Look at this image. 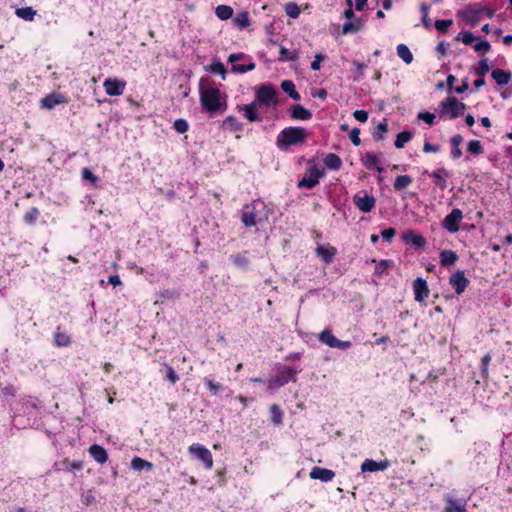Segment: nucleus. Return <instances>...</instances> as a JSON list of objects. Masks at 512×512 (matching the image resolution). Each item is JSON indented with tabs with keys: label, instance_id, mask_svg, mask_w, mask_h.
<instances>
[{
	"label": "nucleus",
	"instance_id": "f257e3e1",
	"mask_svg": "<svg viewBox=\"0 0 512 512\" xmlns=\"http://www.w3.org/2000/svg\"><path fill=\"white\" fill-rule=\"evenodd\" d=\"M200 100L203 108L208 112H216L226 108V96L213 84L201 86Z\"/></svg>",
	"mask_w": 512,
	"mask_h": 512
},
{
	"label": "nucleus",
	"instance_id": "f03ea898",
	"mask_svg": "<svg viewBox=\"0 0 512 512\" xmlns=\"http://www.w3.org/2000/svg\"><path fill=\"white\" fill-rule=\"evenodd\" d=\"M300 369H294L286 365L276 366L274 373L267 380V392L273 394L279 388L286 385L289 381L295 380Z\"/></svg>",
	"mask_w": 512,
	"mask_h": 512
},
{
	"label": "nucleus",
	"instance_id": "7ed1b4c3",
	"mask_svg": "<svg viewBox=\"0 0 512 512\" xmlns=\"http://www.w3.org/2000/svg\"><path fill=\"white\" fill-rule=\"evenodd\" d=\"M307 138V131L302 127H288L277 136L276 145L280 150H286L292 145L302 144Z\"/></svg>",
	"mask_w": 512,
	"mask_h": 512
},
{
	"label": "nucleus",
	"instance_id": "20e7f679",
	"mask_svg": "<svg viewBox=\"0 0 512 512\" xmlns=\"http://www.w3.org/2000/svg\"><path fill=\"white\" fill-rule=\"evenodd\" d=\"M254 101L259 106H276L278 105L277 91L270 84L260 85L256 90Z\"/></svg>",
	"mask_w": 512,
	"mask_h": 512
},
{
	"label": "nucleus",
	"instance_id": "39448f33",
	"mask_svg": "<svg viewBox=\"0 0 512 512\" xmlns=\"http://www.w3.org/2000/svg\"><path fill=\"white\" fill-rule=\"evenodd\" d=\"M439 108L441 116L454 119L464 113L466 105L462 102H459L456 98L450 97L441 101Z\"/></svg>",
	"mask_w": 512,
	"mask_h": 512
},
{
	"label": "nucleus",
	"instance_id": "423d86ee",
	"mask_svg": "<svg viewBox=\"0 0 512 512\" xmlns=\"http://www.w3.org/2000/svg\"><path fill=\"white\" fill-rule=\"evenodd\" d=\"M188 453L194 459L202 462L205 469L210 470L213 467V457L208 448L199 443H194L188 447Z\"/></svg>",
	"mask_w": 512,
	"mask_h": 512
},
{
	"label": "nucleus",
	"instance_id": "0eeeda50",
	"mask_svg": "<svg viewBox=\"0 0 512 512\" xmlns=\"http://www.w3.org/2000/svg\"><path fill=\"white\" fill-rule=\"evenodd\" d=\"M324 175L325 171L323 168L318 167L317 165H312L307 169L304 177L299 181L298 187L311 189L319 183V180L324 177Z\"/></svg>",
	"mask_w": 512,
	"mask_h": 512
},
{
	"label": "nucleus",
	"instance_id": "6e6552de",
	"mask_svg": "<svg viewBox=\"0 0 512 512\" xmlns=\"http://www.w3.org/2000/svg\"><path fill=\"white\" fill-rule=\"evenodd\" d=\"M318 339L321 343L331 347V348H338L342 350H346L351 347L350 341H342L337 339L332 331L330 329L323 330L319 336Z\"/></svg>",
	"mask_w": 512,
	"mask_h": 512
},
{
	"label": "nucleus",
	"instance_id": "1a4fd4ad",
	"mask_svg": "<svg viewBox=\"0 0 512 512\" xmlns=\"http://www.w3.org/2000/svg\"><path fill=\"white\" fill-rule=\"evenodd\" d=\"M353 202L361 212L368 213L374 209L376 199L367 192L360 191L354 195Z\"/></svg>",
	"mask_w": 512,
	"mask_h": 512
},
{
	"label": "nucleus",
	"instance_id": "9d476101",
	"mask_svg": "<svg viewBox=\"0 0 512 512\" xmlns=\"http://www.w3.org/2000/svg\"><path fill=\"white\" fill-rule=\"evenodd\" d=\"M105 92L109 96H120L126 88V81L119 78H107L103 82Z\"/></svg>",
	"mask_w": 512,
	"mask_h": 512
},
{
	"label": "nucleus",
	"instance_id": "9b49d317",
	"mask_svg": "<svg viewBox=\"0 0 512 512\" xmlns=\"http://www.w3.org/2000/svg\"><path fill=\"white\" fill-rule=\"evenodd\" d=\"M462 218V211L458 208H455L444 218L443 227L450 233H456L459 230V225Z\"/></svg>",
	"mask_w": 512,
	"mask_h": 512
},
{
	"label": "nucleus",
	"instance_id": "f8f14e48",
	"mask_svg": "<svg viewBox=\"0 0 512 512\" xmlns=\"http://www.w3.org/2000/svg\"><path fill=\"white\" fill-rule=\"evenodd\" d=\"M68 102L67 97L59 92H52L40 100V106L45 109H53L57 105L65 104Z\"/></svg>",
	"mask_w": 512,
	"mask_h": 512
},
{
	"label": "nucleus",
	"instance_id": "ddd939ff",
	"mask_svg": "<svg viewBox=\"0 0 512 512\" xmlns=\"http://www.w3.org/2000/svg\"><path fill=\"white\" fill-rule=\"evenodd\" d=\"M449 284L453 287L455 292L460 295L462 294L469 284L468 278L465 276L464 271L458 270L453 273L449 278Z\"/></svg>",
	"mask_w": 512,
	"mask_h": 512
},
{
	"label": "nucleus",
	"instance_id": "4468645a",
	"mask_svg": "<svg viewBox=\"0 0 512 512\" xmlns=\"http://www.w3.org/2000/svg\"><path fill=\"white\" fill-rule=\"evenodd\" d=\"M413 293L415 301L424 302L430 294L426 280L421 277L416 278L413 282Z\"/></svg>",
	"mask_w": 512,
	"mask_h": 512
},
{
	"label": "nucleus",
	"instance_id": "2eb2a0df",
	"mask_svg": "<svg viewBox=\"0 0 512 512\" xmlns=\"http://www.w3.org/2000/svg\"><path fill=\"white\" fill-rule=\"evenodd\" d=\"M245 56L243 53L231 54L228 58V61L232 64V72L236 73H245L248 71H252L255 68V64L252 61H249L247 64H237L236 62L240 59H243Z\"/></svg>",
	"mask_w": 512,
	"mask_h": 512
},
{
	"label": "nucleus",
	"instance_id": "dca6fc26",
	"mask_svg": "<svg viewBox=\"0 0 512 512\" xmlns=\"http://www.w3.org/2000/svg\"><path fill=\"white\" fill-rule=\"evenodd\" d=\"M390 466V462L388 460L384 461H375L372 459H366L361 464V471L362 472H377V471H384Z\"/></svg>",
	"mask_w": 512,
	"mask_h": 512
},
{
	"label": "nucleus",
	"instance_id": "f3484780",
	"mask_svg": "<svg viewBox=\"0 0 512 512\" xmlns=\"http://www.w3.org/2000/svg\"><path fill=\"white\" fill-rule=\"evenodd\" d=\"M309 476L311 479L330 482L335 477V473L330 469L315 466L311 469Z\"/></svg>",
	"mask_w": 512,
	"mask_h": 512
},
{
	"label": "nucleus",
	"instance_id": "a211bd4d",
	"mask_svg": "<svg viewBox=\"0 0 512 512\" xmlns=\"http://www.w3.org/2000/svg\"><path fill=\"white\" fill-rule=\"evenodd\" d=\"M484 12V9L478 6H469L463 11V18L471 25H476Z\"/></svg>",
	"mask_w": 512,
	"mask_h": 512
},
{
	"label": "nucleus",
	"instance_id": "6ab92c4d",
	"mask_svg": "<svg viewBox=\"0 0 512 512\" xmlns=\"http://www.w3.org/2000/svg\"><path fill=\"white\" fill-rule=\"evenodd\" d=\"M361 162L368 170L376 169L378 172H382L383 170L380 166V159L374 152H366L363 154Z\"/></svg>",
	"mask_w": 512,
	"mask_h": 512
},
{
	"label": "nucleus",
	"instance_id": "aec40b11",
	"mask_svg": "<svg viewBox=\"0 0 512 512\" xmlns=\"http://www.w3.org/2000/svg\"><path fill=\"white\" fill-rule=\"evenodd\" d=\"M337 250L330 244L320 245L316 248V255L325 263H330L334 256L336 255Z\"/></svg>",
	"mask_w": 512,
	"mask_h": 512
},
{
	"label": "nucleus",
	"instance_id": "412c9836",
	"mask_svg": "<svg viewBox=\"0 0 512 512\" xmlns=\"http://www.w3.org/2000/svg\"><path fill=\"white\" fill-rule=\"evenodd\" d=\"M222 127L230 132L236 134V137L239 138L240 134L243 130L242 124L237 120L234 116H228L222 124Z\"/></svg>",
	"mask_w": 512,
	"mask_h": 512
},
{
	"label": "nucleus",
	"instance_id": "4be33fe9",
	"mask_svg": "<svg viewBox=\"0 0 512 512\" xmlns=\"http://www.w3.org/2000/svg\"><path fill=\"white\" fill-rule=\"evenodd\" d=\"M430 176L434 179L435 185L444 190L447 186V178L450 174L445 168H438L433 171Z\"/></svg>",
	"mask_w": 512,
	"mask_h": 512
},
{
	"label": "nucleus",
	"instance_id": "5701e85b",
	"mask_svg": "<svg viewBox=\"0 0 512 512\" xmlns=\"http://www.w3.org/2000/svg\"><path fill=\"white\" fill-rule=\"evenodd\" d=\"M89 453L91 457L100 464H104L108 460L106 450L100 445L94 444L90 446Z\"/></svg>",
	"mask_w": 512,
	"mask_h": 512
},
{
	"label": "nucleus",
	"instance_id": "b1692460",
	"mask_svg": "<svg viewBox=\"0 0 512 512\" xmlns=\"http://www.w3.org/2000/svg\"><path fill=\"white\" fill-rule=\"evenodd\" d=\"M403 239L406 243L412 244L416 247H422L425 245V239L419 233L409 230L403 234Z\"/></svg>",
	"mask_w": 512,
	"mask_h": 512
},
{
	"label": "nucleus",
	"instance_id": "393cba45",
	"mask_svg": "<svg viewBox=\"0 0 512 512\" xmlns=\"http://www.w3.org/2000/svg\"><path fill=\"white\" fill-rule=\"evenodd\" d=\"M491 76L498 85L503 86L510 82L512 78V73L497 68L492 71Z\"/></svg>",
	"mask_w": 512,
	"mask_h": 512
},
{
	"label": "nucleus",
	"instance_id": "a878e982",
	"mask_svg": "<svg viewBox=\"0 0 512 512\" xmlns=\"http://www.w3.org/2000/svg\"><path fill=\"white\" fill-rule=\"evenodd\" d=\"M291 116L297 120H309L312 117V113L301 105H294L291 108Z\"/></svg>",
	"mask_w": 512,
	"mask_h": 512
},
{
	"label": "nucleus",
	"instance_id": "bb28decb",
	"mask_svg": "<svg viewBox=\"0 0 512 512\" xmlns=\"http://www.w3.org/2000/svg\"><path fill=\"white\" fill-rule=\"evenodd\" d=\"M323 161H324L325 166L331 170H339L342 165L341 158L334 153L327 154L324 157Z\"/></svg>",
	"mask_w": 512,
	"mask_h": 512
},
{
	"label": "nucleus",
	"instance_id": "cd10ccee",
	"mask_svg": "<svg viewBox=\"0 0 512 512\" xmlns=\"http://www.w3.org/2000/svg\"><path fill=\"white\" fill-rule=\"evenodd\" d=\"M131 468L136 471H141L144 469L151 471L153 468V464L145 459L135 456L131 460Z\"/></svg>",
	"mask_w": 512,
	"mask_h": 512
},
{
	"label": "nucleus",
	"instance_id": "c85d7f7f",
	"mask_svg": "<svg viewBox=\"0 0 512 512\" xmlns=\"http://www.w3.org/2000/svg\"><path fill=\"white\" fill-rule=\"evenodd\" d=\"M445 512H466V506L451 497L446 499Z\"/></svg>",
	"mask_w": 512,
	"mask_h": 512
},
{
	"label": "nucleus",
	"instance_id": "c756f323",
	"mask_svg": "<svg viewBox=\"0 0 512 512\" xmlns=\"http://www.w3.org/2000/svg\"><path fill=\"white\" fill-rule=\"evenodd\" d=\"M259 105L256 102H252L250 104L244 105L241 107V110L244 112V116L251 122L258 121L259 117L256 113V108Z\"/></svg>",
	"mask_w": 512,
	"mask_h": 512
},
{
	"label": "nucleus",
	"instance_id": "7c9ffc66",
	"mask_svg": "<svg viewBox=\"0 0 512 512\" xmlns=\"http://www.w3.org/2000/svg\"><path fill=\"white\" fill-rule=\"evenodd\" d=\"M457 259V254L452 250H443L440 253V263L443 266L453 265Z\"/></svg>",
	"mask_w": 512,
	"mask_h": 512
},
{
	"label": "nucleus",
	"instance_id": "2f4dec72",
	"mask_svg": "<svg viewBox=\"0 0 512 512\" xmlns=\"http://www.w3.org/2000/svg\"><path fill=\"white\" fill-rule=\"evenodd\" d=\"M282 90L287 93L293 100H300V94L296 91L295 85L291 80H284L281 83Z\"/></svg>",
	"mask_w": 512,
	"mask_h": 512
},
{
	"label": "nucleus",
	"instance_id": "473e14b6",
	"mask_svg": "<svg viewBox=\"0 0 512 512\" xmlns=\"http://www.w3.org/2000/svg\"><path fill=\"white\" fill-rule=\"evenodd\" d=\"M397 55L406 63L410 64L413 61V55L410 49L405 44H399L396 48Z\"/></svg>",
	"mask_w": 512,
	"mask_h": 512
},
{
	"label": "nucleus",
	"instance_id": "72a5a7b5",
	"mask_svg": "<svg viewBox=\"0 0 512 512\" xmlns=\"http://www.w3.org/2000/svg\"><path fill=\"white\" fill-rule=\"evenodd\" d=\"M412 181L413 179L409 175L397 176L394 181V189L397 191H401L407 188L412 183Z\"/></svg>",
	"mask_w": 512,
	"mask_h": 512
},
{
	"label": "nucleus",
	"instance_id": "f704fd0d",
	"mask_svg": "<svg viewBox=\"0 0 512 512\" xmlns=\"http://www.w3.org/2000/svg\"><path fill=\"white\" fill-rule=\"evenodd\" d=\"M362 26H363V23L360 19H356L353 22L348 21V22L344 23V25L342 27V33L349 34V33L357 32L361 29Z\"/></svg>",
	"mask_w": 512,
	"mask_h": 512
},
{
	"label": "nucleus",
	"instance_id": "c9c22d12",
	"mask_svg": "<svg viewBox=\"0 0 512 512\" xmlns=\"http://www.w3.org/2000/svg\"><path fill=\"white\" fill-rule=\"evenodd\" d=\"M242 222L246 227L256 225V215L254 212V208L250 210L248 206L246 207V210L242 214Z\"/></svg>",
	"mask_w": 512,
	"mask_h": 512
},
{
	"label": "nucleus",
	"instance_id": "e433bc0d",
	"mask_svg": "<svg viewBox=\"0 0 512 512\" xmlns=\"http://www.w3.org/2000/svg\"><path fill=\"white\" fill-rule=\"evenodd\" d=\"M216 16L221 20H227L232 17L233 9L227 5H219L215 10Z\"/></svg>",
	"mask_w": 512,
	"mask_h": 512
},
{
	"label": "nucleus",
	"instance_id": "4c0bfd02",
	"mask_svg": "<svg viewBox=\"0 0 512 512\" xmlns=\"http://www.w3.org/2000/svg\"><path fill=\"white\" fill-rule=\"evenodd\" d=\"M35 14H36V11L31 7H23V8H18L16 10V15L19 18L24 19L26 21H32L34 19Z\"/></svg>",
	"mask_w": 512,
	"mask_h": 512
},
{
	"label": "nucleus",
	"instance_id": "58836bf2",
	"mask_svg": "<svg viewBox=\"0 0 512 512\" xmlns=\"http://www.w3.org/2000/svg\"><path fill=\"white\" fill-rule=\"evenodd\" d=\"M233 21L235 25L240 29L246 28L250 24V19L248 13L246 12H241L237 14Z\"/></svg>",
	"mask_w": 512,
	"mask_h": 512
},
{
	"label": "nucleus",
	"instance_id": "ea45409f",
	"mask_svg": "<svg viewBox=\"0 0 512 512\" xmlns=\"http://www.w3.org/2000/svg\"><path fill=\"white\" fill-rule=\"evenodd\" d=\"M412 139V133L410 131L400 132L395 140V146L397 148H403L404 145Z\"/></svg>",
	"mask_w": 512,
	"mask_h": 512
},
{
	"label": "nucleus",
	"instance_id": "a19ab883",
	"mask_svg": "<svg viewBox=\"0 0 512 512\" xmlns=\"http://www.w3.org/2000/svg\"><path fill=\"white\" fill-rule=\"evenodd\" d=\"M284 10L286 14L293 19L298 18L301 12L299 6L295 2L286 3Z\"/></svg>",
	"mask_w": 512,
	"mask_h": 512
},
{
	"label": "nucleus",
	"instance_id": "79ce46f5",
	"mask_svg": "<svg viewBox=\"0 0 512 512\" xmlns=\"http://www.w3.org/2000/svg\"><path fill=\"white\" fill-rule=\"evenodd\" d=\"M472 48L475 52L484 55L490 51L491 46L490 43L486 40H478L474 42Z\"/></svg>",
	"mask_w": 512,
	"mask_h": 512
},
{
	"label": "nucleus",
	"instance_id": "37998d69",
	"mask_svg": "<svg viewBox=\"0 0 512 512\" xmlns=\"http://www.w3.org/2000/svg\"><path fill=\"white\" fill-rule=\"evenodd\" d=\"M467 150L474 155H479L483 152L482 143L479 140H471L467 145Z\"/></svg>",
	"mask_w": 512,
	"mask_h": 512
},
{
	"label": "nucleus",
	"instance_id": "c03bdc74",
	"mask_svg": "<svg viewBox=\"0 0 512 512\" xmlns=\"http://www.w3.org/2000/svg\"><path fill=\"white\" fill-rule=\"evenodd\" d=\"M230 260L233 262L234 265L241 267V268L246 267L248 264V258L246 256V254L232 255L230 257Z\"/></svg>",
	"mask_w": 512,
	"mask_h": 512
},
{
	"label": "nucleus",
	"instance_id": "a18cd8bd",
	"mask_svg": "<svg viewBox=\"0 0 512 512\" xmlns=\"http://www.w3.org/2000/svg\"><path fill=\"white\" fill-rule=\"evenodd\" d=\"M388 131V124L386 121L381 122L377 125L376 130L373 134L375 140H382L384 134Z\"/></svg>",
	"mask_w": 512,
	"mask_h": 512
},
{
	"label": "nucleus",
	"instance_id": "49530a36",
	"mask_svg": "<svg viewBox=\"0 0 512 512\" xmlns=\"http://www.w3.org/2000/svg\"><path fill=\"white\" fill-rule=\"evenodd\" d=\"M298 58V53L296 51H290L289 49L282 47L280 49V59L281 60H289L294 61Z\"/></svg>",
	"mask_w": 512,
	"mask_h": 512
},
{
	"label": "nucleus",
	"instance_id": "de8ad7c7",
	"mask_svg": "<svg viewBox=\"0 0 512 512\" xmlns=\"http://www.w3.org/2000/svg\"><path fill=\"white\" fill-rule=\"evenodd\" d=\"M270 413H271L272 421L275 424H281V422H282V411L280 410V408L276 404H273L270 407Z\"/></svg>",
	"mask_w": 512,
	"mask_h": 512
},
{
	"label": "nucleus",
	"instance_id": "09e8293b",
	"mask_svg": "<svg viewBox=\"0 0 512 512\" xmlns=\"http://www.w3.org/2000/svg\"><path fill=\"white\" fill-rule=\"evenodd\" d=\"M173 128L178 132V133H185L188 131V128H189V125H188V122L185 120V119H176L173 123Z\"/></svg>",
	"mask_w": 512,
	"mask_h": 512
},
{
	"label": "nucleus",
	"instance_id": "8fccbe9b",
	"mask_svg": "<svg viewBox=\"0 0 512 512\" xmlns=\"http://www.w3.org/2000/svg\"><path fill=\"white\" fill-rule=\"evenodd\" d=\"M489 70H490V67H489V64H488V59L487 58H482L479 61L478 68L476 70V74L478 76L484 77L485 74L489 72Z\"/></svg>",
	"mask_w": 512,
	"mask_h": 512
},
{
	"label": "nucleus",
	"instance_id": "3c124183",
	"mask_svg": "<svg viewBox=\"0 0 512 512\" xmlns=\"http://www.w3.org/2000/svg\"><path fill=\"white\" fill-rule=\"evenodd\" d=\"M38 215H39V211L37 210V208L33 207L25 213L24 220L26 223L32 224L36 221V219L38 218Z\"/></svg>",
	"mask_w": 512,
	"mask_h": 512
},
{
	"label": "nucleus",
	"instance_id": "603ef678",
	"mask_svg": "<svg viewBox=\"0 0 512 512\" xmlns=\"http://www.w3.org/2000/svg\"><path fill=\"white\" fill-rule=\"evenodd\" d=\"M420 10L422 12V23L425 27L429 28L431 26V19L428 17L429 6L427 4H421Z\"/></svg>",
	"mask_w": 512,
	"mask_h": 512
},
{
	"label": "nucleus",
	"instance_id": "864d4df0",
	"mask_svg": "<svg viewBox=\"0 0 512 512\" xmlns=\"http://www.w3.org/2000/svg\"><path fill=\"white\" fill-rule=\"evenodd\" d=\"M204 383H205L206 387L210 390V392L213 394H216L222 388L219 383L214 382L212 379H209V378H205Z\"/></svg>",
	"mask_w": 512,
	"mask_h": 512
},
{
	"label": "nucleus",
	"instance_id": "5fc2aeb1",
	"mask_svg": "<svg viewBox=\"0 0 512 512\" xmlns=\"http://www.w3.org/2000/svg\"><path fill=\"white\" fill-rule=\"evenodd\" d=\"M417 118L419 120H422V121L426 122L429 125H433L436 116H435V114L430 113V112H420L418 114Z\"/></svg>",
	"mask_w": 512,
	"mask_h": 512
},
{
	"label": "nucleus",
	"instance_id": "6e6d98bb",
	"mask_svg": "<svg viewBox=\"0 0 512 512\" xmlns=\"http://www.w3.org/2000/svg\"><path fill=\"white\" fill-rule=\"evenodd\" d=\"M210 70L213 73L221 74L222 78L225 79L226 69L221 62H214L210 66Z\"/></svg>",
	"mask_w": 512,
	"mask_h": 512
},
{
	"label": "nucleus",
	"instance_id": "4d7b16f0",
	"mask_svg": "<svg viewBox=\"0 0 512 512\" xmlns=\"http://www.w3.org/2000/svg\"><path fill=\"white\" fill-rule=\"evenodd\" d=\"M452 20L445 19V20H437L435 22V27L438 31L445 32L449 28V26L452 25Z\"/></svg>",
	"mask_w": 512,
	"mask_h": 512
},
{
	"label": "nucleus",
	"instance_id": "13d9d810",
	"mask_svg": "<svg viewBox=\"0 0 512 512\" xmlns=\"http://www.w3.org/2000/svg\"><path fill=\"white\" fill-rule=\"evenodd\" d=\"M82 178L90 181L92 184H95L98 181V177L94 175L89 168H84L82 170Z\"/></svg>",
	"mask_w": 512,
	"mask_h": 512
},
{
	"label": "nucleus",
	"instance_id": "bf43d9fd",
	"mask_svg": "<svg viewBox=\"0 0 512 512\" xmlns=\"http://www.w3.org/2000/svg\"><path fill=\"white\" fill-rule=\"evenodd\" d=\"M325 59V56L321 53L315 55L314 60L311 63V69L318 71L321 68V62Z\"/></svg>",
	"mask_w": 512,
	"mask_h": 512
},
{
	"label": "nucleus",
	"instance_id": "052dcab7",
	"mask_svg": "<svg viewBox=\"0 0 512 512\" xmlns=\"http://www.w3.org/2000/svg\"><path fill=\"white\" fill-rule=\"evenodd\" d=\"M389 264L390 261L388 260H381L377 262L375 266V273H377L378 275L383 274L386 271Z\"/></svg>",
	"mask_w": 512,
	"mask_h": 512
},
{
	"label": "nucleus",
	"instance_id": "680f3d73",
	"mask_svg": "<svg viewBox=\"0 0 512 512\" xmlns=\"http://www.w3.org/2000/svg\"><path fill=\"white\" fill-rule=\"evenodd\" d=\"M475 40H476V37L470 32H465L461 35V41L465 45L473 46Z\"/></svg>",
	"mask_w": 512,
	"mask_h": 512
},
{
	"label": "nucleus",
	"instance_id": "e2e57ef3",
	"mask_svg": "<svg viewBox=\"0 0 512 512\" xmlns=\"http://www.w3.org/2000/svg\"><path fill=\"white\" fill-rule=\"evenodd\" d=\"M55 341L58 346H67L69 344V337L65 334L56 333Z\"/></svg>",
	"mask_w": 512,
	"mask_h": 512
},
{
	"label": "nucleus",
	"instance_id": "0e129e2a",
	"mask_svg": "<svg viewBox=\"0 0 512 512\" xmlns=\"http://www.w3.org/2000/svg\"><path fill=\"white\" fill-rule=\"evenodd\" d=\"M359 134H360V130H359L358 128H354V129L350 132V140L352 141V143H353L355 146H359V145H360V143H361V140H360Z\"/></svg>",
	"mask_w": 512,
	"mask_h": 512
},
{
	"label": "nucleus",
	"instance_id": "69168bd1",
	"mask_svg": "<svg viewBox=\"0 0 512 512\" xmlns=\"http://www.w3.org/2000/svg\"><path fill=\"white\" fill-rule=\"evenodd\" d=\"M353 66L356 68L358 72V76L355 78L356 80L361 79L364 76V70L366 68V65L364 63H361L359 61H354Z\"/></svg>",
	"mask_w": 512,
	"mask_h": 512
},
{
	"label": "nucleus",
	"instance_id": "338daca9",
	"mask_svg": "<svg viewBox=\"0 0 512 512\" xmlns=\"http://www.w3.org/2000/svg\"><path fill=\"white\" fill-rule=\"evenodd\" d=\"M353 116L359 122H366L368 120V113L365 110H356Z\"/></svg>",
	"mask_w": 512,
	"mask_h": 512
},
{
	"label": "nucleus",
	"instance_id": "774afa93",
	"mask_svg": "<svg viewBox=\"0 0 512 512\" xmlns=\"http://www.w3.org/2000/svg\"><path fill=\"white\" fill-rule=\"evenodd\" d=\"M395 235L396 230L394 228H387L381 231V236L387 241H391Z\"/></svg>",
	"mask_w": 512,
	"mask_h": 512
}]
</instances>
